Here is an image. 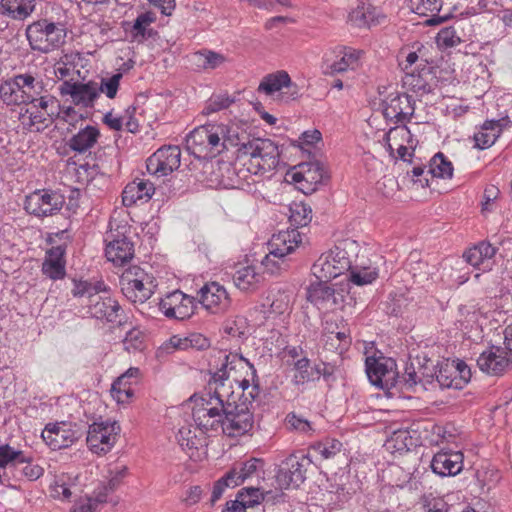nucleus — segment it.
Segmentation results:
<instances>
[{"mask_svg":"<svg viewBox=\"0 0 512 512\" xmlns=\"http://www.w3.org/2000/svg\"><path fill=\"white\" fill-rule=\"evenodd\" d=\"M66 243L52 246L45 253L41 271L52 280H61L66 275Z\"/></svg>","mask_w":512,"mask_h":512,"instance_id":"25","label":"nucleus"},{"mask_svg":"<svg viewBox=\"0 0 512 512\" xmlns=\"http://www.w3.org/2000/svg\"><path fill=\"white\" fill-rule=\"evenodd\" d=\"M155 191L154 185L148 180L138 179L128 183L122 192V202L125 206H132L138 201H148Z\"/></svg>","mask_w":512,"mask_h":512,"instance_id":"27","label":"nucleus"},{"mask_svg":"<svg viewBox=\"0 0 512 512\" xmlns=\"http://www.w3.org/2000/svg\"><path fill=\"white\" fill-rule=\"evenodd\" d=\"M41 436L51 449L60 450L73 445L82 433L77 425L60 422L47 424Z\"/></svg>","mask_w":512,"mask_h":512,"instance_id":"20","label":"nucleus"},{"mask_svg":"<svg viewBox=\"0 0 512 512\" xmlns=\"http://www.w3.org/2000/svg\"><path fill=\"white\" fill-rule=\"evenodd\" d=\"M253 413L254 407H251V403L226 401L222 432L229 437H238L248 433L254 425Z\"/></svg>","mask_w":512,"mask_h":512,"instance_id":"10","label":"nucleus"},{"mask_svg":"<svg viewBox=\"0 0 512 512\" xmlns=\"http://www.w3.org/2000/svg\"><path fill=\"white\" fill-rule=\"evenodd\" d=\"M0 98L6 105L25 104L21 88L17 83V75L0 85Z\"/></svg>","mask_w":512,"mask_h":512,"instance_id":"41","label":"nucleus"},{"mask_svg":"<svg viewBox=\"0 0 512 512\" xmlns=\"http://www.w3.org/2000/svg\"><path fill=\"white\" fill-rule=\"evenodd\" d=\"M352 242L343 241L339 245L323 253L311 267L312 274L317 280H331L351 269V255L347 249Z\"/></svg>","mask_w":512,"mask_h":512,"instance_id":"6","label":"nucleus"},{"mask_svg":"<svg viewBox=\"0 0 512 512\" xmlns=\"http://www.w3.org/2000/svg\"><path fill=\"white\" fill-rule=\"evenodd\" d=\"M122 73H115L109 78H101L100 82H97V88L99 96L101 93H104L109 99H113L116 97L120 81L122 79Z\"/></svg>","mask_w":512,"mask_h":512,"instance_id":"53","label":"nucleus"},{"mask_svg":"<svg viewBox=\"0 0 512 512\" xmlns=\"http://www.w3.org/2000/svg\"><path fill=\"white\" fill-rule=\"evenodd\" d=\"M263 279V275L253 265L239 267L233 275L235 286L246 292L256 290Z\"/></svg>","mask_w":512,"mask_h":512,"instance_id":"30","label":"nucleus"},{"mask_svg":"<svg viewBox=\"0 0 512 512\" xmlns=\"http://www.w3.org/2000/svg\"><path fill=\"white\" fill-rule=\"evenodd\" d=\"M409 2L414 13L421 16L432 14V17L426 20V24L437 25L442 22V18L436 16L442 7V0H409Z\"/></svg>","mask_w":512,"mask_h":512,"instance_id":"37","label":"nucleus"},{"mask_svg":"<svg viewBox=\"0 0 512 512\" xmlns=\"http://www.w3.org/2000/svg\"><path fill=\"white\" fill-rule=\"evenodd\" d=\"M180 339L178 343H174L175 346H183L184 348L190 346L197 350H204L210 346V341L204 335L199 333L190 334L188 337L184 339V342L180 344Z\"/></svg>","mask_w":512,"mask_h":512,"instance_id":"61","label":"nucleus"},{"mask_svg":"<svg viewBox=\"0 0 512 512\" xmlns=\"http://www.w3.org/2000/svg\"><path fill=\"white\" fill-rule=\"evenodd\" d=\"M453 170L451 161L442 152H438L430 159L426 175H430L431 179L435 177L450 179L453 176Z\"/></svg>","mask_w":512,"mask_h":512,"instance_id":"39","label":"nucleus"},{"mask_svg":"<svg viewBox=\"0 0 512 512\" xmlns=\"http://www.w3.org/2000/svg\"><path fill=\"white\" fill-rule=\"evenodd\" d=\"M126 231V226L111 228L105 235L106 258L117 266H123L134 256V244L125 235Z\"/></svg>","mask_w":512,"mask_h":512,"instance_id":"15","label":"nucleus"},{"mask_svg":"<svg viewBox=\"0 0 512 512\" xmlns=\"http://www.w3.org/2000/svg\"><path fill=\"white\" fill-rule=\"evenodd\" d=\"M181 162V150L176 145H164L146 160L147 171L158 177L167 176L177 170Z\"/></svg>","mask_w":512,"mask_h":512,"instance_id":"18","label":"nucleus"},{"mask_svg":"<svg viewBox=\"0 0 512 512\" xmlns=\"http://www.w3.org/2000/svg\"><path fill=\"white\" fill-rule=\"evenodd\" d=\"M103 291H106V286L102 281L92 283L87 280L73 279L71 294L75 298L87 299L85 307L91 317L121 325L123 314L122 307L111 297L101 296L100 292Z\"/></svg>","mask_w":512,"mask_h":512,"instance_id":"2","label":"nucleus"},{"mask_svg":"<svg viewBox=\"0 0 512 512\" xmlns=\"http://www.w3.org/2000/svg\"><path fill=\"white\" fill-rule=\"evenodd\" d=\"M159 310L168 319L186 320L192 317L197 309V298L180 290L167 293L159 301Z\"/></svg>","mask_w":512,"mask_h":512,"instance_id":"14","label":"nucleus"},{"mask_svg":"<svg viewBox=\"0 0 512 512\" xmlns=\"http://www.w3.org/2000/svg\"><path fill=\"white\" fill-rule=\"evenodd\" d=\"M223 333L232 339L243 341L248 335V322L243 316L228 318L222 325Z\"/></svg>","mask_w":512,"mask_h":512,"instance_id":"43","label":"nucleus"},{"mask_svg":"<svg viewBox=\"0 0 512 512\" xmlns=\"http://www.w3.org/2000/svg\"><path fill=\"white\" fill-rule=\"evenodd\" d=\"M92 497H88L85 502L77 503L71 512H93L99 504L106 502V493L101 491L94 492Z\"/></svg>","mask_w":512,"mask_h":512,"instance_id":"58","label":"nucleus"},{"mask_svg":"<svg viewBox=\"0 0 512 512\" xmlns=\"http://www.w3.org/2000/svg\"><path fill=\"white\" fill-rule=\"evenodd\" d=\"M240 159L248 157L252 169L267 173L274 170L279 164L280 152L278 145L270 139L255 138L243 143L239 148Z\"/></svg>","mask_w":512,"mask_h":512,"instance_id":"7","label":"nucleus"},{"mask_svg":"<svg viewBox=\"0 0 512 512\" xmlns=\"http://www.w3.org/2000/svg\"><path fill=\"white\" fill-rule=\"evenodd\" d=\"M197 304L212 314H224L232 306V299L224 286L218 282L206 283L199 291Z\"/></svg>","mask_w":512,"mask_h":512,"instance_id":"19","label":"nucleus"},{"mask_svg":"<svg viewBox=\"0 0 512 512\" xmlns=\"http://www.w3.org/2000/svg\"><path fill=\"white\" fill-rule=\"evenodd\" d=\"M393 361L385 358H366V374L370 383L381 389L395 386L397 373L393 369Z\"/></svg>","mask_w":512,"mask_h":512,"instance_id":"22","label":"nucleus"},{"mask_svg":"<svg viewBox=\"0 0 512 512\" xmlns=\"http://www.w3.org/2000/svg\"><path fill=\"white\" fill-rule=\"evenodd\" d=\"M145 335L137 328H133L126 333L123 340L124 349L128 352L141 351L144 349Z\"/></svg>","mask_w":512,"mask_h":512,"instance_id":"55","label":"nucleus"},{"mask_svg":"<svg viewBox=\"0 0 512 512\" xmlns=\"http://www.w3.org/2000/svg\"><path fill=\"white\" fill-rule=\"evenodd\" d=\"M211 373L213 370H211ZM215 385L213 393L208 392L209 399L202 398V404L193 408V419L203 431H218L222 428L223 416L226 411L224 395L220 391V383H215L212 378L209 381V389Z\"/></svg>","mask_w":512,"mask_h":512,"instance_id":"4","label":"nucleus"},{"mask_svg":"<svg viewBox=\"0 0 512 512\" xmlns=\"http://www.w3.org/2000/svg\"><path fill=\"white\" fill-rule=\"evenodd\" d=\"M65 203V197L57 190L36 189L25 197V211L35 217L44 218L57 214Z\"/></svg>","mask_w":512,"mask_h":512,"instance_id":"12","label":"nucleus"},{"mask_svg":"<svg viewBox=\"0 0 512 512\" xmlns=\"http://www.w3.org/2000/svg\"><path fill=\"white\" fill-rule=\"evenodd\" d=\"M232 128L225 124H205L196 127L186 137V148L198 159H210L236 145Z\"/></svg>","mask_w":512,"mask_h":512,"instance_id":"1","label":"nucleus"},{"mask_svg":"<svg viewBox=\"0 0 512 512\" xmlns=\"http://www.w3.org/2000/svg\"><path fill=\"white\" fill-rule=\"evenodd\" d=\"M426 369V367H419V369L416 370V367L413 362L407 364L405 367V371L402 375V381L404 382V385L407 388H413L418 383L423 382L424 379H426V383H431V379L434 378V374L426 373Z\"/></svg>","mask_w":512,"mask_h":512,"instance_id":"46","label":"nucleus"},{"mask_svg":"<svg viewBox=\"0 0 512 512\" xmlns=\"http://www.w3.org/2000/svg\"><path fill=\"white\" fill-rule=\"evenodd\" d=\"M312 460L309 455L292 453L280 464L276 474L277 483L281 488L299 487L306 480V474Z\"/></svg>","mask_w":512,"mask_h":512,"instance_id":"13","label":"nucleus"},{"mask_svg":"<svg viewBox=\"0 0 512 512\" xmlns=\"http://www.w3.org/2000/svg\"><path fill=\"white\" fill-rule=\"evenodd\" d=\"M398 138L405 140L407 146L410 147V149L415 150V148L413 147V135L411 134L410 130L406 125L393 127L386 133V139L388 141L391 139L396 140Z\"/></svg>","mask_w":512,"mask_h":512,"instance_id":"62","label":"nucleus"},{"mask_svg":"<svg viewBox=\"0 0 512 512\" xmlns=\"http://www.w3.org/2000/svg\"><path fill=\"white\" fill-rule=\"evenodd\" d=\"M415 111V100L407 93H394L383 101V114L394 123L408 122Z\"/></svg>","mask_w":512,"mask_h":512,"instance_id":"21","label":"nucleus"},{"mask_svg":"<svg viewBox=\"0 0 512 512\" xmlns=\"http://www.w3.org/2000/svg\"><path fill=\"white\" fill-rule=\"evenodd\" d=\"M349 276H348V282L352 283L357 286H364L371 284L378 278V269L375 267H358L356 266L353 268L351 266V269L348 270Z\"/></svg>","mask_w":512,"mask_h":512,"instance_id":"47","label":"nucleus"},{"mask_svg":"<svg viewBox=\"0 0 512 512\" xmlns=\"http://www.w3.org/2000/svg\"><path fill=\"white\" fill-rule=\"evenodd\" d=\"M66 29L60 23L41 19L30 24L26 36L33 50L49 53L65 43Z\"/></svg>","mask_w":512,"mask_h":512,"instance_id":"5","label":"nucleus"},{"mask_svg":"<svg viewBox=\"0 0 512 512\" xmlns=\"http://www.w3.org/2000/svg\"><path fill=\"white\" fill-rule=\"evenodd\" d=\"M119 432L117 422H94L87 432V445L93 453L106 454L116 443Z\"/></svg>","mask_w":512,"mask_h":512,"instance_id":"17","label":"nucleus"},{"mask_svg":"<svg viewBox=\"0 0 512 512\" xmlns=\"http://www.w3.org/2000/svg\"><path fill=\"white\" fill-rule=\"evenodd\" d=\"M436 41L439 46L448 48L456 46L461 40L453 27H445L438 32Z\"/></svg>","mask_w":512,"mask_h":512,"instance_id":"60","label":"nucleus"},{"mask_svg":"<svg viewBox=\"0 0 512 512\" xmlns=\"http://www.w3.org/2000/svg\"><path fill=\"white\" fill-rule=\"evenodd\" d=\"M303 168H305V182L315 185L322 183L325 171L320 162L312 161L303 163Z\"/></svg>","mask_w":512,"mask_h":512,"instance_id":"56","label":"nucleus"},{"mask_svg":"<svg viewBox=\"0 0 512 512\" xmlns=\"http://www.w3.org/2000/svg\"><path fill=\"white\" fill-rule=\"evenodd\" d=\"M134 392L130 382H124V377H118L111 386V396L119 404H125L133 397Z\"/></svg>","mask_w":512,"mask_h":512,"instance_id":"51","label":"nucleus"},{"mask_svg":"<svg viewBox=\"0 0 512 512\" xmlns=\"http://www.w3.org/2000/svg\"><path fill=\"white\" fill-rule=\"evenodd\" d=\"M507 352L500 347L492 346L483 351L477 359L479 369L491 376H500L512 367Z\"/></svg>","mask_w":512,"mask_h":512,"instance_id":"24","label":"nucleus"},{"mask_svg":"<svg viewBox=\"0 0 512 512\" xmlns=\"http://www.w3.org/2000/svg\"><path fill=\"white\" fill-rule=\"evenodd\" d=\"M330 280H317L307 288V299L318 309L333 310L343 307L349 294V283L329 285Z\"/></svg>","mask_w":512,"mask_h":512,"instance_id":"9","label":"nucleus"},{"mask_svg":"<svg viewBox=\"0 0 512 512\" xmlns=\"http://www.w3.org/2000/svg\"><path fill=\"white\" fill-rule=\"evenodd\" d=\"M35 8V0H1L0 15L13 19L27 18Z\"/></svg>","mask_w":512,"mask_h":512,"instance_id":"33","label":"nucleus"},{"mask_svg":"<svg viewBox=\"0 0 512 512\" xmlns=\"http://www.w3.org/2000/svg\"><path fill=\"white\" fill-rule=\"evenodd\" d=\"M291 84L292 81L289 74L284 70H280L266 75L260 82L258 91L271 95L280 91L282 88L290 87Z\"/></svg>","mask_w":512,"mask_h":512,"instance_id":"36","label":"nucleus"},{"mask_svg":"<svg viewBox=\"0 0 512 512\" xmlns=\"http://www.w3.org/2000/svg\"><path fill=\"white\" fill-rule=\"evenodd\" d=\"M119 284L123 295L132 303H144L155 292V278L139 266L126 269L120 276Z\"/></svg>","mask_w":512,"mask_h":512,"instance_id":"8","label":"nucleus"},{"mask_svg":"<svg viewBox=\"0 0 512 512\" xmlns=\"http://www.w3.org/2000/svg\"><path fill=\"white\" fill-rule=\"evenodd\" d=\"M299 243H301L300 234L295 230L279 232L277 235H273L269 242V254L262 262L263 265L271 273H274L276 270L285 269L287 265L284 258L292 253Z\"/></svg>","mask_w":512,"mask_h":512,"instance_id":"11","label":"nucleus"},{"mask_svg":"<svg viewBox=\"0 0 512 512\" xmlns=\"http://www.w3.org/2000/svg\"><path fill=\"white\" fill-rule=\"evenodd\" d=\"M100 136L99 129L95 126L87 125L81 128L67 142L68 147L78 153L89 151L97 143Z\"/></svg>","mask_w":512,"mask_h":512,"instance_id":"29","label":"nucleus"},{"mask_svg":"<svg viewBox=\"0 0 512 512\" xmlns=\"http://www.w3.org/2000/svg\"><path fill=\"white\" fill-rule=\"evenodd\" d=\"M235 102V98L228 94H213L206 102L203 113L206 115L227 109Z\"/></svg>","mask_w":512,"mask_h":512,"instance_id":"52","label":"nucleus"},{"mask_svg":"<svg viewBox=\"0 0 512 512\" xmlns=\"http://www.w3.org/2000/svg\"><path fill=\"white\" fill-rule=\"evenodd\" d=\"M235 174L238 178L237 184L239 186H248L254 185L262 181V176L264 173H260V170L252 169L250 166V160L244 161L241 167H235Z\"/></svg>","mask_w":512,"mask_h":512,"instance_id":"48","label":"nucleus"},{"mask_svg":"<svg viewBox=\"0 0 512 512\" xmlns=\"http://www.w3.org/2000/svg\"><path fill=\"white\" fill-rule=\"evenodd\" d=\"M192 61L197 69L209 71L222 66L227 61V58L219 52L201 49L192 54Z\"/></svg>","mask_w":512,"mask_h":512,"instance_id":"35","label":"nucleus"},{"mask_svg":"<svg viewBox=\"0 0 512 512\" xmlns=\"http://www.w3.org/2000/svg\"><path fill=\"white\" fill-rule=\"evenodd\" d=\"M29 461V455L9 444L0 445V468L18 467Z\"/></svg>","mask_w":512,"mask_h":512,"instance_id":"42","label":"nucleus"},{"mask_svg":"<svg viewBox=\"0 0 512 512\" xmlns=\"http://www.w3.org/2000/svg\"><path fill=\"white\" fill-rule=\"evenodd\" d=\"M155 20L156 17L152 12H145L138 15L129 30L132 40L138 43H143L147 39L154 37V35H156V31L149 28V26Z\"/></svg>","mask_w":512,"mask_h":512,"instance_id":"34","label":"nucleus"},{"mask_svg":"<svg viewBox=\"0 0 512 512\" xmlns=\"http://www.w3.org/2000/svg\"><path fill=\"white\" fill-rule=\"evenodd\" d=\"M259 463H261V460L257 458H251L245 462L236 463L235 466L239 472L241 479H244L245 481L257 471Z\"/></svg>","mask_w":512,"mask_h":512,"instance_id":"64","label":"nucleus"},{"mask_svg":"<svg viewBox=\"0 0 512 512\" xmlns=\"http://www.w3.org/2000/svg\"><path fill=\"white\" fill-rule=\"evenodd\" d=\"M335 59L326 58L325 74L334 75L348 70H355L360 66L362 51L351 47L337 46L332 50Z\"/></svg>","mask_w":512,"mask_h":512,"instance_id":"23","label":"nucleus"},{"mask_svg":"<svg viewBox=\"0 0 512 512\" xmlns=\"http://www.w3.org/2000/svg\"><path fill=\"white\" fill-rule=\"evenodd\" d=\"M295 374L293 382L296 385H304L311 381H316V365L311 366L307 357H302L294 363Z\"/></svg>","mask_w":512,"mask_h":512,"instance_id":"44","label":"nucleus"},{"mask_svg":"<svg viewBox=\"0 0 512 512\" xmlns=\"http://www.w3.org/2000/svg\"><path fill=\"white\" fill-rule=\"evenodd\" d=\"M99 89L96 81L80 82L78 79H67L58 87L62 97L69 96L73 105L85 109L94 107Z\"/></svg>","mask_w":512,"mask_h":512,"instance_id":"16","label":"nucleus"},{"mask_svg":"<svg viewBox=\"0 0 512 512\" xmlns=\"http://www.w3.org/2000/svg\"><path fill=\"white\" fill-rule=\"evenodd\" d=\"M32 108L41 110L42 112L49 113L50 116L56 118L60 116V104L59 101L52 95H40L37 97L35 103H31Z\"/></svg>","mask_w":512,"mask_h":512,"instance_id":"54","label":"nucleus"},{"mask_svg":"<svg viewBox=\"0 0 512 512\" xmlns=\"http://www.w3.org/2000/svg\"><path fill=\"white\" fill-rule=\"evenodd\" d=\"M17 83L21 88L25 104L35 103L37 97L45 91L43 80L31 72L18 74Z\"/></svg>","mask_w":512,"mask_h":512,"instance_id":"28","label":"nucleus"},{"mask_svg":"<svg viewBox=\"0 0 512 512\" xmlns=\"http://www.w3.org/2000/svg\"><path fill=\"white\" fill-rule=\"evenodd\" d=\"M75 59H80L79 54H65L54 65V74L57 79L65 81L67 79H78L80 70L76 68Z\"/></svg>","mask_w":512,"mask_h":512,"instance_id":"38","label":"nucleus"},{"mask_svg":"<svg viewBox=\"0 0 512 512\" xmlns=\"http://www.w3.org/2000/svg\"><path fill=\"white\" fill-rule=\"evenodd\" d=\"M502 132V126L498 120H487L480 130L474 134L475 147L484 150L491 147Z\"/></svg>","mask_w":512,"mask_h":512,"instance_id":"32","label":"nucleus"},{"mask_svg":"<svg viewBox=\"0 0 512 512\" xmlns=\"http://www.w3.org/2000/svg\"><path fill=\"white\" fill-rule=\"evenodd\" d=\"M285 421L290 430L303 434H311L314 431L311 423L307 419L298 416L294 412L287 414Z\"/></svg>","mask_w":512,"mask_h":512,"instance_id":"57","label":"nucleus"},{"mask_svg":"<svg viewBox=\"0 0 512 512\" xmlns=\"http://www.w3.org/2000/svg\"><path fill=\"white\" fill-rule=\"evenodd\" d=\"M430 76V70L425 67L417 72L415 70L407 71L402 79L403 86L420 96L428 94L431 92V85L428 81Z\"/></svg>","mask_w":512,"mask_h":512,"instance_id":"31","label":"nucleus"},{"mask_svg":"<svg viewBox=\"0 0 512 512\" xmlns=\"http://www.w3.org/2000/svg\"><path fill=\"white\" fill-rule=\"evenodd\" d=\"M236 499L245 504V508L247 509L248 507L259 504L263 499V494L258 488H243L238 492Z\"/></svg>","mask_w":512,"mask_h":512,"instance_id":"59","label":"nucleus"},{"mask_svg":"<svg viewBox=\"0 0 512 512\" xmlns=\"http://www.w3.org/2000/svg\"><path fill=\"white\" fill-rule=\"evenodd\" d=\"M456 370L455 364L448 361L440 365L439 370L435 372V378L441 388H463V381L456 377Z\"/></svg>","mask_w":512,"mask_h":512,"instance_id":"40","label":"nucleus"},{"mask_svg":"<svg viewBox=\"0 0 512 512\" xmlns=\"http://www.w3.org/2000/svg\"><path fill=\"white\" fill-rule=\"evenodd\" d=\"M432 471L441 476H455L463 469V454L453 451H439L431 461Z\"/></svg>","mask_w":512,"mask_h":512,"instance_id":"26","label":"nucleus"},{"mask_svg":"<svg viewBox=\"0 0 512 512\" xmlns=\"http://www.w3.org/2000/svg\"><path fill=\"white\" fill-rule=\"evenodd\" d=\"M71 480L68 474L58 476L50 487L51 496L55 499L69 500L73 494Z\"/></svg>","mask_w":512,"mask_h":512,"instance_id":"50","label":"nucleus"},{"mask_svg":"<svg viewBox=\"0 0 512 512\" xmlns=\"http://www.w3.org/2000/svg\"><path fill=\"white\" fill-rule=\"evenodd\" d=\"M335 370V366L330 363L322 362L320 364H316V380H319L322 377L323 380L330 386L336 381Z\"/></svg>","mask_w":512,"mask_h":512,"instance_id":"63","label":"nucleus"},{"mask_svg":"<svg viewBox=\"0 0 512 512\" xmlns=\"http://www.w3.org/2000/svg\"><path fill=\"white\" fill-rule=\"evenodd\" d=\"M241 364H246L251 369L252 385L246 391L247 400L241 396L238 402L251 403V407H254L253 402L260 395L259 378L254 365L242 355L227 353L225 350H214L209 359V367L213 370L212 380L224 386V381L228 379L229 372Z\"/></svg>","mask_w":512,"mask_h":512,"instance_id":"3","label":"nucleus"},{"mask_svg":"<svg viewBox=\"0 0 512 512\" xmlns=\"http://www.w3.org/2000/svg\"><path fill=\"white\" fill-rule=\"evenodd\" d=\"M349 21L356 27H371V25L377 24L378 21L375 17V9L371 6H365L364 4L358 6L349 13Z\"/></svg>","mask_w":512,"mask_h":512,"instance_id":"45","label":"nucleus"},{"mask_svg":"<svg viewBox=\"0 0 512 512\" xmlns=\"http://www.w3.org/2000/svg\"><path fill=\"white\" fill-rule=\"evenodd\" d=\"M342 443L334 438H327L323 441L317 442L311 446V450L319 455L322 459H331L339 454L342 450Z\"/></svg>","mask_w":512,"mask_h":512,"instance_id":"49","label":"nucleus"}]
</instances>
